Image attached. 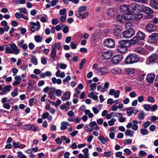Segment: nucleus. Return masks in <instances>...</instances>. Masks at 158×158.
Listing matches in <instances>:
<instances>
[{
    "label": "nucleus",
    "mask_w": 158,
    "mask_h": 158,
    "mask_svg": "<svg viewBox=\"0 0 158 158\" xmlns=\"http://www.w3.org/2000/svg\"><path fill=\"white\" fill-rule=\"evenodd\" d=\"M96 84L95 83H93L91 84L90 86V88L91 89L94 91L96 89Z\"/></svg>",
    "instance_id": "obj_56"
},
{
    "label": "nucleus",
    "mask_w": 158,
    "mask_h": 158,
    "mask_svg": "<svg viewBox=\"0 0 158 158\" xmlns=\"http://www.w3.org/2000/svg\"><path fill=\"white\" fill-rule=\"evenodd\" d=\"M107 13L108 16H112L114 14L113 9L110 8H108L107 10Z\"/></svg>",
    "instance_id": "obj_39"
},
{
    "label": "nucleus",
    "mask_w": 158,
    "mask_h": 158,
    "mask_svg": "<svg viewBox=\"0 0 158 158\" xmlns=\"http://www.w3.org/2000/svg\"><path fill=\"white\" fill-rule=\"evenodd\" d=\"M103 45L105 47L109 48H113L115 46V42L111 39H107L103 42Z\"/></svg>",
    "instance_id": "obj_5"
},
{
    "label": "nucleus",
    "mask_w": 158,
    "mask_h": 158,
    "mask_svg": "<svg viewBox=\"0 0 158 158\" xmlns=\"http://www.w3.org/2000/svg\"><path fill=\"white\" fill-rule=\"evenodd\" d=\"M71 95V92L69 91H67L64 93L63 94L61 97V99L63 101L69 100Z\"/></svg>",
    "instance_id": "obj_15"
},
{
    "label": "nucleus",
    "mask_w": 158,
    "mask_h": 158,
    "mask_svg": "<svg viewBox=\"0 0 158 158\" xmlns=\"http://www.w3.org/2000/svg\"><path fill=\"white\" fill-rule=\"evenodd\" d=\"M120 91L119 90H117L115 91L114 94V97L115 98H118L119 97Z\"/></svg>",
    "instance_id": "obj_64"
},
{
    "label": "nucleus",
    "mask_w": 158,
    "mask_h": 158,
    "mask_svg": "<svg viewBox=\"0 0 158 158\" xmlns=\"http://www.w3.org/2000/svg\"><path fill=\"white\" fill-rule=\"evenodd\" d=\"M13 147L15 148H20L23 149L26 147V145L24 144L19 143L18 142H16L14 141L13 143Z\"/></svg>",
    "instance_id": "obj_19"
},
{
    "label": "nucleus",
    "mask_w": 158,
    "mask_h": 158,
    "mask_svg": "<svg viewBox=\"0 0 158 158\" xmlns=\"http://www.w3.org/2000/svg\"><path fill=\"white\" fill-rule=\"evenodd\" d=\"M157 107H158L156 105H153L152 106H151L150 109L152 111H155L157 110Z\"/></svg>",
    "instance_id": "obj_59"
},
{
    "label": "nucleus",
    "mask_w": 158,
    "mask_h": 158,
    "mask_svg": "<svg viewBox=\"0 0 158 158\" xmlns=\"http://www.w3.org/2000/svg\"><path fill=\"white\" fill-rule=\"evenodd\" d=\"M125 27L127 29H133V24L131 22H128L126 23L125 24Z\"/></svg>",
    "instance_id": "obj_40"
},
{
    "label": "nucleus",
    "mask_w": 158,
    "mask_h": 158,
    "mask_svg": "<svg viewBox=\"0 0 158 158\" xmlns=\"http://www.w3.org/2000/svg\"><path fill=\"white\" fill-rule=\"evenodd\" d=\"M95 73L99 75H106L108 73V69L105 67H99L95 70Z\"/></svg>",
    "instance_id": "obj_4"
},
{
    "label": "nucleus",
    "mask_w": 158,
    "mask_h": 158,
    "mask_svg": "<svg viewBox=\"0 0 158 158\" xmlns=\"http://www.w3.org/2000/svg\"><path fill=\"white\" fill-rule=\"evenodd\" d=\"M111 72L113 73L118 74L120 73L121 70L117 68H115L112 69Z\"/></svg>",
    "instance_id": "obj_50"
},
{
    "label": "nucleus",
    "mask_w": 158,
    "mask_h": 158,
    "mask_svg": "<svg viewBox=\"0 0 158 158\" xmlns=\"http://www.w3.org/2000/svg\"><path fill=\"white\" fill-rule=\"evenodd\" d=\"M85 114L88 115V117L89 118H92L94 116V114L93 113L90 112L89 110H85Z\"/></svg>",
    "instance_id": "obj_44"
},
{
    "label": "nucleus",
    "mask_w": 158,
    "mask_h": 158,
    "mask_svg": "<svg viewBox=\"0 0 158 158\" xmlns=\"http://www.w3.org/2000/svg\"><path fill=\"white\" fill-rule=\"evenodd\" d=\"M89 15V13L86 12L81 13V19H85Z\"/></svg>",
    "instance_id": "obj_47"
},
{
    "label": "nucleus",
    "mask_w": 158,
    "mask_h": 158,
    "mask_svg": "<svg viewBox=\"0 0 158 158\" xmlns=\"http://www.w3.org/2000/svg\"><path fill=\"white\" fill-rule=\"evenodd\" d=\"M61 48V44L59 42L57 43V44H55L52 46V49H54L55 50H56V48L58 50H59Z\"/></svg>",
    "instance_id": "obj_36"
},
{
    "label": "nucleus",
    "mask_w": 158,
    "mask_h": 158,
    "mask_svg": "<svg viewBox=\"0 0 158 158\" xmlns=\"http://www.w3.org/2000/svg\"><path fill=\"white\" fill-rule=\"evenodd\" d=\"M87 7L86 6H82L79 7L78 10L80 12H82L85 11L87 9Z\"/></svg>",
    "instance_id": "obj_46"
},
{
    "label": "nucleus",
    "mask_w": 158,
    "mask_h": 158,
    "mask_svg": "<svg viewBox=\"0 0 158 158\" xmlns=\"http://www.w3.org/2000/svg\"><path fill=\"white\" fill-rule=\"evenodd\" d=\"M11 87L10 85H6L3 88L2 92L0 93V94L2 95L6 94L7 92L10 91V89Z\"/></svg>",
    "instance_id": "obj_20"
},
{
    "label": "nucleus",
    "mask_w": 158,
    "mask_h": 158,
    "mask_svg": "<svg viewBox=\"0 0 158 158\" xmlns=\"http://www.w3.org/2000/svg\"><path fill=\"white\" fill-rule=\"evenodd\" d=\"M137 121L136 120H133L132 123H129L126 126L127 128H138V127L137 126Z\"/></svg>",
    "instance_id": "obj_12"
},
{
    "label": "nucleus",
    "mask_w": 158,
    "mask_h": 158,
    "mask_svg": "<svg viewBox=\"0 0 158 158\" xmlns=\"http://www.w3.org/2000/svg\"><path fill=\"white\" fill-rule=\"evenodd\" d=\"M138 118L139 119H143L145 116V114L143 111H141L138 114Z\"/></svg>",
    "instance_id": "obj_37"
},
{
    "label": "nucleus",
    "mask_w": 158,
    "mask_h": 158,
    "mask_svg": "<svg viewBox=\"0 0 158 158\" xmlns=\"http://www.w3.org/2000/svg\"><path fill=\"white\" fill-rule=\"evenodd\" d=\"M123 58V56L122 55H116L112 58L111 61L113 63L117 64L122 61Z\"/></svg>",
    "instance_id": "obj_7"
},
{
    "label": "nucleus",
    "mask_w": 158,
    "mask_h": 158,
    "mask_svg": "<svg viewBox=\"0 0 158 158\" xmlns=\"http://www.w3.org/2000/svg\"><path fill=\"white\" fill-rule=\"evenodd\" d=\"M24 40H22L19 44H18V45L20 47L22 48L24 50H26L27 49L28 47L27 44H24Z\"/></svg>",
    "instance_id": "obj_23"
},
{
    "label": "nucleus",
    "mask_w": 158,
    "mask_h": 158,
    "mask_svg": "<svg viewBox=\"0 0 158 158\" xmlns=\"http://www.w3.org/2000/svg\"><path fill=\"white\" fill-rule=\"evenodd\" d=\"M57 65L59 68L63 69H65L67 67V65L66 64L61 63H60L59 64H57Z\"/></svg>",
    "instance_id": "obj_45"
},
{
    "label": "nucleus",
    "mask_w": 158,
    "mask_h": 158,
    "mask_svg": "<svg viewBox=\"0 0 158 158\" xmlns=\"http://www.w3.org/2000/svg\"><path fill=\"white\" fill-rule=\"evenodd\" d=\"M112 52L110 51H107L103 52L102 56L105 59H108L112 56Z\"/></svg>",
    "instance_id": "obj_13"
},
{
    "label": "nucleus",
    "mask_w": 158,
    "mask_h": 158,
    "mask_svg": "<svg viewBox=\"0 0 158 158\" xmlns=\"http://www.w3.org/2000/svg\"><path fill=\"white\" fill-rule=\"evenodd\" d=\"M128 48L125 47H123L121 46V45H119L118 46L117 50L118 52L120 53H124L127 52Z\"/></svg>",
    "instance_id": "obj_24"
},
{
    "label": "nucleus",
    "mask_w": 158,
    "mask_h": 158,
    "mask_svg": "<svg viewBox=\"0 0 158 158\" xmlns=\"http://www.w3.org/2000/svg\"><path fill=\"white\" fill-rule=\"evenodd\" d=\"M143 106L144 109L147 111H149L151 108V106L149 104H144Z\"/></svg>",
    "instance_id": "obj_51"
},
{
    "label": "nucleus",
    "mask_w": 158,
    "mask_h": 158,
    "mask_svg": "<svg viewBox=\"0 0 158 158\" xmlns=\"http://www.w3.org/2000/svg\"><path fill=\"white\" fill-rule=\"evenodd\" d=\"M121 29L119 28L116 29L114 31V35L116 37L119 36L121 34Z\"/></svg>",
    "instance_id": "obj_35"
},
{
    "label": "nucleus",
    "mask_w": 158,
    "mask_h": 158,
    "mask_svg": "<svg viewBox=\"0 0 158 158\" xmlns=\"http://www.w3.org/2000/svg\"><path fill=\"white\" fill-rule=\"evenodd\" d=\"M140 132L143 135H146L148 134V131L147 129H141Z\"/></svg>",
    "instance_id": "obj_60"
},
{
    "label": "nucleus",
    "mask_w": 158,
    "mask_h": 158,
    "mask_svg": "<svg viewBox=\"0 0 158 158\" xmlns=\"http://www.w3.org/2000/svg\"><path fill=\"white\" fill-rule=\"evenodd\" d=\"M135 33L134 29H129L123 31L122 35L124 38L129 39L132 37L134 35Z\"/></svg>",
    "instance_id": "obj_3"
},
{
    "label": "nucleus",
    "mask_w": 158,
    "mask_h": 158,
    "mask_svg": "<svg viewBox=\"0 0 158 158\" xmlns=\"http://www.w3.org/2000/svg\"><path fill=\"white\" fill-rule=\"evenodd\" d=\"M130 12L133 13L136 10L139 11H142L143 10V5L141 4H138L136 3H132L129 5Z\"/></svg>",
    "instance_id": "obj_2"
},
{
    "label": "nucleus",
    "mask_w": 158,
    "mask_h": 158,
    "mask_svg": "<svg viewBox=\"0 0 158 158\" xmlns=\"http://www.w3.org/2000/svg\"><path fill=\"white\" fill-rule=\"evenodd\" d=\"M129 43L130 45H134L137 44L139 42V40L136 37H134L131 40H129Z\"/></svg>",
    "instance_id": "obj_22"
},
{
    "label": "nucleus",
    "mask_w": 158,
    "mask_h": 158,
    "mask_svg": "<svg viewBox=\"0 0 158 158\" xmlns=\"http://www.w3.org/2000/svg\"><path fill=\"white\" fill-rule=\"evenodd\" d=\"M139 156L143 157L147 155V153L143 151H140L139 152Z\"/></svg>",
    "instance_id": "obj_63"
},
{
    "label": "nucleus",
    "mask_w": 158,
    "mask_h": 158,
    "mask_svg": "<svg viewBox=\"0 0 158 158\" xmlns=\"http://www.w3.org/2000/svg\"><path fill=\"white\" fill-rule=\"evenodd\" d=\"M138 100L139 102L141 103L144 101V97L142 95H140L138 97Z\"/></svg>",
    "instance_id": "obj_61"
},
{
    "label": "nucleus",
    "mask_w": 158,
    "mask_h": 158,
    "mask_svg": "<svg viewBox=\"0 0 158 158\" xmlns=\"http://www.w3.org/2000/svg\"><path fill=\"white\" fill-rule=\"evenodd\" d=\"M69 126V123L66 122H62L61 123L60 128H67V126Z\"/></svg>",
    "instance_id": "obj_42"
},
{
    "label": "nucleus",
    "mask_w": 158,
    "mask_h": 158,
    "mask_svg": "<svg viewBox=\"0 0 158 158\" xmlns=\"http://www.w3.org/2000/svg\"><path fill=\"white\" fill-rule=\"evenodd\" d=\"M157 56V54H154L152 55L149 57V60L151 62H153L156 59Z\"/></svg>",
    "instance_id": "obj_41"
},
{
    "label": "nucleus",
    "mask_w": 158,
    "mask_h": 158,
    "mask_svg": "<svg viewBox=\"0 0 158 158\" xmlns=\"http://www.w3.org/2000/svg\"><path fill=\"white\" fill-rule=\"evenodd\" d=\"M150 6L156 9H158V2L154 0H151L150 2Z\"/></svg>",
    "instance_id": "obj_25"
},
{
    "label": "nucleus",
    "mask_w": 158,
    "mask_h": 158,
    "mask_svg": "<svg viewBox=\"0 0 158 158\" xmlns=\"http://www.w3.org/2000/svg\"><path fill=\"white\" fill-rule=\"evenodd\" d=\"M143 10H142V11H144L146 14L149 15L151 17L153 13V10L151 8L148 7H146L143 5Z\"/></svg>",
    "instance_id": "obj_16"
},
{
    "label": "nucleus",
    "mask_w": 158,
    "mask_h": 158,
    "mask_svg": "<svg viewBox=\"0 0 158 158\" xmlns=\"http://www.w3.org/2000/svg\"><path fill=\"white\" fill-rule=\"evenodd\" d=\"M124 20H131L133 17V14L131 12L128 14H124Z\"/></svg>",
    "instance_id": "obj_29"
},
{
    "label": "nucleus",
    "mask_w": 158,
    "mask_h": 158,
    "mask_svg": "<svg viewBox=\"0 0 158 158\" xmlns=\"http://www.w3.org/2000/svg\"><path fill=\"white\" fill-rule=\"evenodd\" d=\"M127 113L128 116H131L132 114V107H131L127 109Z\"/></svg>",
    "instance_id": "obj_58"
},
{
    "label": "nucleus",
    "mask_w": 158,
    "mask_h": 158,
    "mask_svg": "<svg viewBox=\"0 0 158 158\" xmlns=\"http://www.w3.org/2000/svg\"><path fill=\"white\" fill-rule=\"evenodd\" d=\"M66 11V9L65 8H64L60 10L59 14L61 15H64Z\"/></svg>",
    "instance_id": "obj_62"
},
{
    "label": "nucleus",
    "mask_w": 158,
    "mask_h": 158,
    "mask_svg": "<svg viewBox=\"0 0 158 158\" xmlns=\"http://www.w3.org/2000/svg\"><path fill=\"white\" fill-rule=\"evenodd\" d=\"M116 120L115 119L112 118L111 120L108 122V124L110 126H112L114 125V122L116 121Z\"/></svg>",
    "instance_id": "obj_53"
},
{
    "label": "nucleus",
    "mask_w": 158,
    "mask_h": 158,
    "mask_svg": "<svg viewBox=\"0 0 158 158\" xmlns=\"http://www.w3.org/2000/svg\"><path fill=\"white\" fill-rule=\"evenodd\" d=\"M85 59L84 58L81 60V62L80 64L79 68L80 69H82V68L83 67V65H84V64H85Z\"/></svg>",
    "instance_id": "obj_57"
},
{
    "label": "nucleus",
    "mask_w": 158,
    "mask_h": 158,
    "mask_svg": "<svg viewBox=\"0 0 158 158\" xmlns=\"http://www.w3.org/2000/svg\"><path fill=\"white\" fill-rule=\"evenodd\" d=\"M69 102L67 101L65 104L61 105L60 106V109L61 110L65 109L67 111L69 108Z\"/></svg>",
    "instance_id": "obj_26"
},
{
    "label": "nucleus",
    "mask_w": 158,
    "mask_h": 158,
    "mask_svg": "<svg viewBox=\"0 0 158 158\" xmlns=\"http://www.w3.org/2000/svg\"><path fill=\"white\" fill-rule=\"evenodd\" d=\"M136 35L139 39L141 40H143L145 37L144 34L141 31L138 32Z\"/></svg>",
    "instance_id": "obj_27"
},
{
    "label": "nucleus",
    "mask_w": 158,
    "mask_h": 158,
    "mask_svg": "<svg viewBox=\"0 0 158 158\" xmlns=\"http://www.w3.org/2000/svg\"><path fill=\"white\" fill-rule=\"evenodd\" d=\"M52 81L53 84H57L60 85L62 83V81L60 79H56L55 77L52 78Z\"/></svg>",
    "instance_id": "obj_30"
},
{
    "label": "nucleus",
    "mask_w": 158,
    "mask_h": 158,
    "mask_svg": "<svg viewBox=\"0 0 158 158\" xmlns=\"http://www.w3.org/2000/svg\"><path fill=\"white\" fill-rule=\"evenodd\" d=\"M158 34L157 33H154L149 36L148 38L147 41L149 43L152 44L156 43L157 41Z\"/></svg>",
    "instance_id": "obj_6"
},
{
    "label": "nucleus",
    "mask_w": 158,
    "mask_h": 158,
    "mask_svg": "<svg viewBox=\"0 0 158 158\" xmlns=\"http://www.w3.org/2000/svg\"><path fill=\"white\" fill-rule=\"evenodd\" d=\"M146 29L148 32H151L155 31L156 27L153 24L149 23L146 25Z\"/></svg>",
    "instance_id": "obj_18"
},
{
    "label": "nucleus",
    "mask_w": 158,
    "mask_h": 158,
    "mask_svg": "<svg viewBox=\"0 0 158 158\" xmlns=\"http://www.w3.org/2000/svg\"><path fill=\"white\" fill-rule=\"evenodd\" d=\"M31 61L34 65L38 64L37 60L34 55H31L30 59Z\"/></svg>",
    "instance_id": "obj_33"
},
{
    "label": "nucleus",
    "mask_w": 158,
    "mask_h": 158,
    "mask_svg": "<svg viewBox=\"0 0 158 158\" xmlns=\"http://www.w3.org/2000/svg\"><path fill=\"white\" fill-rule=\"evenodd\" d=\"M56 50L54 49H51V52L50 58L52 60V61H53L54 60V58L56 56Z\"/></svg>",
    "instance_id": "obj_31"
},
{
    "label": "nucleus",
    "mask_w": 158,
    "mask_h": 158,
    "mask_svg": "<svg viewBox=\"0 0 158 158\" xmlns=\"http://www.w3.org/2000/svg\"><path fill=\"white\" fill-rule=\"evenodd\" d=\"M129 5H127L126 4H123L121 5L120 7V12L124 14L130 13V9Z\"/></svg>",
    "instance_id": "obj_8"
},
{
    "label": "nucleus",
    "mask_w": 158,
    "mask_h": 158,
    "mask_svg": "<svg viewBox=\"0 0 158 158\" xmlns=\"http://www.w3.org/2000/svg\"><path fill=\"white\" fill-rule=\"evenodd\" d=\"M133 134V131L130 130H127L125 132L126 135L130 137H132Z\"/></svg>",
    "instance_id": "obj_43"
},
{
    "label": "nucleus",
    "mask_w": 158,
    "mask_h": 158,
    "mask_svg": "<svg viewBox=\"0 0 158 158\" xmlns=\"http://www.w3.org/2000/svg\"><path fill=\"white\" fill-rule=\"evenodd\" d=\"M139 56L137 55L131 53L126 57L124 62L126 64H131L137 62L139 60Z\"/></svg>",
    "instance_id": "obj_1"
},
{
    "label": "nucleus",
    "mask_w": 158,
    "mask_h": 158,
    "mask_svg": "<svg viewBox=\"0 0 158 158\" xmlns=\"http://www.w3.org/2000/svg\"><path fill=\"white\" fill-rule=\"evenodd\" d=\"M117 19L119 22H122L124 20V15L121 14L118 15L117 16Z\"/></svg>",
    "instance_id": "obj_38"
},
{
    "label": "nucleus",
    "mask_w": 158,
    "mask_h": 158,
    "mask_svg": "<svg viewBox=\"0 0 158 158\" xmlns=\"http://www.w3.org/2000/svg\"><path fill=\"white\" fill-rule=\"evenodd\" d=\"M109 87V83L108 82H106L104 84L103 87L101 85H98L97 86V89L98 91H100L102 92H104L107 91Z\"/></svg>",
    "instance_id": "obj_9"
},
{
    "label": "nucleus",
    "mask_w": 158,
    "mask_h": 158,
    "mask_svg": "<svg viewBox=\"0 0 158 158\" xmlns=\"http://www.w3.org/2000/svg\"><path fill=\"white\" fill-rule=\"evenodd\" d=\"M18 155L17 157L19 158H27L26 156L24 155L21 152H17Z\"/></svg>",
    "instance_id": "obj_48"
},
{
    "label": "nucleus",
    "mask_w": 158,
    "mask_h": 158,
    "mask_svg": "<svg viewBox=\"0 0 158 158\" xmlns=\"http://www.w3.org/2000/svg\"><path fill=\"white\" fill-rule=\"evenodd\" d=\"M20 10L19 13L21 15V17L27 20L28 19V17L27 16L24 15V14H27V12L26 9L25 8H21L19 9Z\"/></svg>",
    "instance_id": "obj_10"
},
{
    "label": "nucleus",
    "mask_w": 158,
    "mask_h": 158,
    "mask_svg": "<svg viewBox=\"0 0 158 158\" xmlns=\"http://www.w3.org/2000/svg\"><path fill=\"white\" fill-rule=\"evenodd\" d=\"M148 101L152 103H154L155 102L154 98L151 96H148L147 98Z\"/></svg>",
    "instance_id": "obj_54"
},
{
    "label": "nucleus",
    "mask_w": 158,
    "mask_h": 158,
    "mask_svg": "<svg viewBox=\"0 0 158 158\" xmlns=\"http://www.w3.org/2000/svg\"><path fill=\"white\" fill-rule=\"evenodd\" d=\"M125 71L128 74H132L134 73V70L131 68H126Z\"/></svg>",
    "instance_id": "obj_55"
},
{
    "label": "nucleus",
    "mask_w": 158,
    "mask_h": 158,
    "mask_svg": "<svg viewBox=\"0 0 158 158\" xmlns=\"http://www.w3.org/2000/svg\"><path fill=\"white\" fill-rule=\"evenodd\" d=\"M1 24L2 26H6L4 27V29L5 31H7L9 29V27L7 25V22L6 21L3 20L1 22Z\"/></svg>",
    "instance_id": "obj_32"
},
{
    "label": "nucleus",
    "mask_w": 158,
    "mask_h": 158,
    "mask_svg": "<svg viewBox=\"0 0 158 158\" xmlns=\"http://www.w3.org/2000/svg\"><path fill=\"white\" fill-rule=\"evenodd\" d=\"M141 12V11L138 12L137 11L136 13H135L134 16L135 19L136 20L139 19H141L143 17V14Z\"/></svg>",
    "instance_id": "obj_28"
},
{
    "label": "nucleus",
    "mask_w": 158,
    "mask_h": 158,
    "mask_svg": "<svg viewBox=\"0 0 158 158\" xmlns=\"http://www.w3.org/2000/svg\"><path fill=\"white\" fill-rule=\"evenodd\" d=\"M120 45L123 47H129L130 45L129 43V40H123L120 41Z\"/></svg>",
    "instance_id": "obj_17"
},
{
    "label": "nucleus",
    "mask_w": 158,
    "mask_h": 158,
    "mask_svg": "<svg viewBox=\"0 0 158 158\" xmlns=\"http://www.w3.org/2000/svg\"><path fill=\"white\" fill-rule=\"evenodd\" d=\"M155 78V75L152 73H149L148 74L147 77V81L149 83L153 82Z\"/></svg>",
    "instance_id": "obj_21"
},
{
    "label": "nucleus",
    "mask_w": 158,
    "mask_h": 158,
    "mask_svg": "<svg viewBox=\"0 0 158 158\" xmlns=\"http://www.w3.org/2000/svg\"><path fill=\"white\" fill-rule=\"evenodd\" d=\"M5 52L6 53L12 54L13 53L11 48L9 47H7L6 48Z\"/></svg>",
    "instance_id": "obj_52"
},
{
    "label": "nucleus",
    "mask_w": 158,
    "mask_h": 158,
    "mask_svg": "<svg viewBox=\"0 0 158 158\" xmlns=\"http://www.w3.org/2000/svg\"><path fill=\"white\" fill-rule=\"evenodd\" d=\"M134 51L137 53L141 54H145L147 53V52L145 49L140 47L135 48L134 49Z\"/></svg>",
    "instance_id": "obj_11"
},
{
    "label": "nucleus",
    "mask_w": 158,
    "mask_h": 158,
    "mask_svg": "<svg viewBox=\"0 0 158 158\" xmlns=\"http://www.w3.org/2000/svg\"><path fill=\"white\" fill-rule=\"evenodd\" d=\"M13 54L15 55L18 54L20 52V50L17 47L15 43H13L10 45Z\"/></svg>",
    "instance_id": "obj_14"
},
{
    "label": "nucleus",
    "mask_w": 158,
    "mask_h": 158,
    "mask_svg": "<svg viewBox=\"0 0 158 158\" xmlns=\"http://www.w3.org/2000/svg\"><path fill=\"white\" fill-rule=\"evenodd\" d=\"M98 139L100 141V142L103 144H105L106 142V139L103 136H99L98 137Z\"/></svg>",
    "instance_id": "obj_49"
},
{
    "label": "nucleus",
    "mask_w": 158,
    "mask_h": 158,
    "mask_svg": "<svg viewBox=\"0 0 158 158\" xmlns=\"http://www.w3.org/2000/svg\"><path fill=\"white\" fill-rule=\"evenodd\" d=\"M43 40V37L38 35H36L34 37V40L37 43L41 42Z\"/></svg>",
    "instance_id": "obj_34"
}]
</instances>
